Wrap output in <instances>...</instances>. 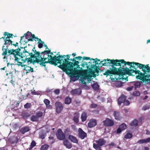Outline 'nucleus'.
I'll return each mask as SVG.
<instances>
[{"mask_svg":"<svg viewBox=\"0 0 150 150\" xmlns=\"http://www.w3.org/2000/svg\"><path fill=\"white\" fill-rule=\"evenodd\" d=\"M97 144L93 143V147L96 150H101L100 146L104 145L105 141L102 139H100L96 142Z\"/></svg>","mask_w":150,"mask_h":150,"instance_id":"nucleus-8","label":"nucleus"},{"mask_svg":"<svg viewBox=\"0 0 150 150\" xmlns=\"http://www.w3.org/2000/svg\"><path fill=\"white\" fill-rule=\"evenodd\" d=\"M134 87L133 86H130L127 88V90L128 91H131L132 90Z\"/></svg>","mask_w":150,"mask_h":150,"instance_id":"nucleus-49","label":"nucleus"},{"mask_svg":"<svg viewBox=\"0 0 150 150\" xmlns=\"http://www.w3.org/2000/svg\"><path fill=\"white\" fill-rule=\"evenodd\" d=\"M64 144L67 148L68 149H70L71 147V145L69 142L67 140H65L64 141Z\"/></svg>","mask_w":150,"mask_h":150,"instance_id":"nucleus-21","label":"nucleus"},{"mask_svg":"<svg viewBox=\"0 0 150 150\" xmlns=\"http://www.w3.org/2000/svg\"><path fill=\"white\" fill-rule=\"evenodd\" d=\"M133 73L135 74L134 70H129L126 67L125 68L120 67L119 69H117L113 66L110 68V70H107L105 72L106 75H108L110 74H121L123 75L127 74L129 75L134 76L135 75L133 74Z\"/></svg>","mask_w":150,"mask_h":150,"instance_id":"nucleus-4","label":"nucleus"},{"mask_svg":"<svg viewBox=\"0 0 150 150\" xmlns=\"http://www.w3.org/2000/svg\"><path fill=\"white\" fill-rule=\"evenodd\" d=\"M45 134L40 135V137L42 139H44L45 137Z\"/></svg>","mask_w":150,"mask_h":150,"instance_id":"nucleus-47","label":"nucleus"},{"mask_svg":"<svg viewBox=\"0 0 150 150\" xmlns=\"http://www.w3.org/2000/svg\"><path fill=\"white\" fill-rule=\"evenodd\" d=\"M4 36L7 35L8 37L10 38L11 37L12 38V36L13 35L11 34H9L8 32H5L4 34Z\"/></svg>","mask_w":150,"mask_h":150,"instance_id":"nucleus-36","label":"nucleus"},{"mask_svg":"<svg viewBox=\"0 0 150 150\" xmlns=\"http://www.w3.org/2000/svg\"><path fill=\"white\" fill-rule=\"evenodd\" d=\"M146 134L147 135H149L150 134V131L147 130H146Z\"/></svg>","mask_w":150,"mask_h":150,"instance_id":"nucleus-55","label":"nucleus"},{"mask_svg":"<svg viewBox=\"0 0 150 150\" xmlns=\"http://www.w3.org/2000/svg\"><path fill=\"white\" fill-rule=\"evenodd\" d=\"M122 64H124V65H122L123 67L127 64L129 66V68H128L129 70H134L135 74L133 73V74L135 75L138 74L137 76L138 79L143 81H150V67L149 66V64L146 65L138 63L126 62L124 60L121 62V65Z\"/></svg>","mask_w":150,"mask_h":150,"instance_id":"nucleus-2","label":"nucleus"},{"mask_svg":"<svg viewBox=\"0 0 150 150\" xmlns=\"http://www.w3.org/2000/svg\"><path fill=\"white\" fill-rule=\"evenodd\" d=\"M96 120H91L88 124V127H92L96 126Z\"/></svg>","mask_w":150,"mask_h":150,"instance_id":"nucleus-17","label":"nucleus"},{"mask_svg":"<svg viewBox=\"0 0 150 150\" xmlns=\"http://www.w3.org/2000/svg\"><path fill=\"white\" fill-rule=\"evenodd\" d=\"M55 105L57 112V113H59L63 108L62 103L60 102H57L55 103Z\"/></svg>","mask_w":150,"mask_h":150,"instance_id":"nucleus-11","label":"nucleus"},{"mask_svg":"<svg viewBox=\"0 0 150 150\" xmlns=\"http://www.w3.org/2000/svg\"><path fill=\"white\" fill-rule=\"evenodd\" d=\"M5 43H4V45H6L7 44H9L12 45V42L11 41H7L4 40Z\"/></svg>","mask_w":150,"mask_h":150,"instance_id":"nucleus-41","label":"nucleus"},{"mask_svg":"<svg viewBox=\"0 0 150 150\" xmlns=\"http://www.w3.org/2000/svg\"><path fill=\"white\" fill-rule=\"evenodd\" d=\"M28 41H33V40L32 39H31V38H29V39H28Z\"/></svg>","mask_w":150,"mask_h":150,"instance_id":"nucleus-62","label":"nucleus"},{"mask_svg":"<svg viewBox=\"0 0 150 150\" xmlns=\"http://www.w3.org/2000/svg\"><path fill=\"white\" fill-rule=\"evenodd\" d=\"M145 139H141L139 140L138 141L137 143L139 144H142L145 143Z\"/></svg>","mask_w":150,"mask_h":150,"instance_id":"nucleus-42","label":"nucleus"},{"mask_svg":"<svg viewBox=\"0 0 150 150\" xmlns=\"http://www.w3.org/2000/svg\"><path fill=\"white\" fill-rule=\"evenodd\" d=\"M93 88L95 90H97L98 88V85L97 83H94L92 85Z\"/></svg>","mask_w":150,"mask_h":150,"instance_id":"nucleus-27","label":"nucleus"},{"mask_svg":"<svg viewBox=\"0 0 150 150\" xmlns=\"http://www.w3.org/2000/svg\"><path fill=\"white\" fill-rule=\"evenodd\" d=\"M60 57L62 58V59H60L59 63L55 62L52 63V64H60V68L67 74L69 75L71 78L76 77L78 78L81 76L80 80L82 83L86 85V83H88L90 82L92 78L91 76L87 75L84 71L82 70L81 68L80 70H78L76 68H73L74 66V64L69 61L70 59V55H67V59H64V60H63V58L65 57V55L63 56L59 55L57 57Z\"/></svg>","mask_w":150,"mask_h":150,"instance_id":"nucleus-1","label":"nucleus"},{"mask_svg":"<svg viewBox=\"0 0 150 150\" xmlns=\"http://www.w3.org/2000/svg\"><path fill=\"white\" fill-rule=\"evenodd\" d=\"M126 97L124 95H122L119 98L118 100L119 105H120L122 103H123L126 100Z\"/></svg>","mask_w":150,"mask_h":150,"instance_id":"nucleus-19","label":"nucleus"},{"mask_svg":"<svg viewBox=\"0 0 150 150\" xmlns=\"http://www.w3.org/2000/svg\"><path fill=\"white\" fill-rule=\"evenodd\" d=\"M76 59H75V57L73 59H69V60L74 62H75V61H76Z\"/></svg>","mask_w":150,"mask_h":150,"instance_id":"nucleus-56","label":"nucleus"},{"mask_svg":"<svg viewBox=\"0 0 150 150\" xmlns=\"http://www.w3.org/2000/svg\"><path fill=\"white\" fill-rule=\"evenodd\" d=\"M149 148L147 147H146L145 148V150H149Z\"/></svg>","mask_w":150,"mask_h":150,"instance_id":"nucleus-63","label":"nucleus"},{"mask_svg":"<svg viewBox=\"0 0 150 150\" xmlns=\"http://www.w3.org/2000/svg\"><path fill=\"white\" fill-rule=\"evenodd\" d=\"M10 82H11V83H12L13 85L14 86L15 85L14 84V81L12 80H11V81H10Z\"/></svg>","mask_w":150,"mask_h":150,"instance_id":"nucleus-57","label":"nucleus"},{"mask_svg":"<svg viewBox=\"0 0 150 150\" xmlns=\"http://www.w3.org/2000/svg\"><path fill=\"white\" fill-rule=\"evenodd\" d=\"M56 135L57 139L59 140H63L65 138V135L61 129L58 130Z\"/></svg>","mask_w":150,"mask_h":150,"instance_id":"nucleus-10","label":"nucleus"},{"mask_svg":"<svg viewBox=\"0 0 150 150\" xmlns=\"http://www.w3.org/2000/svg\"><path fill=\"white\" fill-rule=\"evenodd\" d=\"M50 50H45L42 52V53L43 55V57L40 55V53L35 50H33V52L31 53V56L32 58H34L35 60L38 62L42 66H45V63L48 62L52 63L55 62H59L60 59H62L60 57H56L54 56V57L51 56L53 54V53L50 52Z\"/></svg>","mask_w":150,"mask_h":150,"instance_id":"nucleus-3","label":"nucleus"},{"mask_svg":"<svg viewBox=\"0 0 150 150\" xmlns=\"http://www.w3.org/2000/svg\"><path fill=\"white\" fill-rule=\"evenodd\" d=\"M31 105L30 103H27L24 105V106L25 108H28L30 107Z\"/></svg>","mask_w":150,"mask_h":150,"instance_id":"nucleus-40","label":"nucleus"},{"mask_svg":"<svg viewBox=\"0 0 150 150\" xmlns=\"http://www.w3.org/2000/svg\"><path fill=\"white\" fill-rule=\"evenodd\" d=\"M79 136L81 139H83L86 136V134L82 129L80 128L79 129Z\"/></svg>","mask_w":150,"mask_h":150,"instance_id":"nucleus-13","label":"nucleus"},{"mask_svg":"<svg viewBox=\"0 0 150 150\" xmlns=\"http://www.w3.org/2000/svg\"><path fill=\"white\" fill-rule=\"evenodd\" d=\"M31 120L33 121H36L38 120V118L36 115H33L31 117Z\"/></svg>","mask_w":150,"mask_h":150,"instance_id":"nucleus-30","label":"nucleus"},{"mask_svg":"<svg viewBox=\"0 0 150 150\" xmlns=\"http://www.w3.org/2000/svg\"><path fill=\"white\" fill-rule=\"evenodd\" d=\"M29 130L28 127H26L22 128L20 130V131L23 134L29 131Z\"/></svg>","mask_w":150,"mask_h":150,"instance_id":"nucleus-24","label":"nucleus"},{"mask_svg":"<svg viewBox=\"0 0 150 150\" xmlns=\"http://www.w3.org/2000/svg\"><path fill=\"white\" fill-rule=\"evenodd\" d=\"M72 55L74 56H75L76 55V53H73L72 54Z\"/></svg>","mask_w":150,"mask_h":150,"instance_id":"nucleus-64","label":"nucleus"},{"mask_svg":"<svg viewBox=\"0 0 150 150\" xmlns=\"http://www.w3.org/2000/svg\"><path fill=\"white\" fill-rule=\"evenodd\" d=\"M28 95L29 93H28L26 95H22V97L23 98V99H25L27 98Z\"/></svg>","mask_w":150,"mask_h":150,"instance_id":"nucleus-48","label":"nucleus"},{"mask_svg":"<svg viewBox=\"0 0 150 150\" xmlns=\"http://www.w3.org/2000/svg\"><path fill=\"white\" fill-rule=\"evenodd\" d=\"M43 115V113L40 111L36 113V116L38 118L42 116Z\"/></svg>","mask_w":150,"mask_h":150,"instance_id":"nucleus-35","label":"nucleus"},{"mask_svg":"<svg viewBox=\"0 0 150 150\" xmlns=\"http://www.w3.org/2000/svg\"><path fill=\"white\" fill-rule=\"evenodd\" d=\"M81 118L82 122L86 120L87 118V113L86 112H83L81 115Z\"/></svg>","mask_w":150,"mask_h":150,"instance_id":"nucleus-23","label":"nucleus"},{"mask_svg":"<svg viewBox=\"0 0 150 150\" xmlns=\"http://www.w3.org/2000/svg\"><path fill=\"white\" fill-rule=\"evenodd\" d=\"M54 92L56 94L58 95L59 93V89H56L54 91Z\"/></svg>","mask_w":150,"mask_h":150,"instance_id":"nucleus-50","label":"nucleus"},{"mask_svg":"<svg viewBox=\"0 0 150 150\" xmlns=\"http://www.w3.org/2000/svg\"><path fill=\"white\" fill-rule=\"evenodd\" d=\"M145 143L148 142L150 141V138H148L147 139H145Z\"/></svg>","mask_w":150,"mask_h":150,"instance_id":"nucleus-54","label":"nucleus"},{"mask_svg":"<svg viewBox=\"0 0 150 150\" xmlns=\"http://www.w3.org/2000/svg\"><path fill=\"white\" fill-rule=\"evenodd\" d=\"M71 103V99L69 97H67L65 100V103L66 104H69Z\"/></svg>","mask_w":150,"mask_h":150,"instance_id":"nucleus-25","label":"nucleus"},{"mask_svg":"<svg viewBox=\"0 0 150 150\" xmlns=\"http://www.w3.org/2000/svg\"><path fill=\"white\" fill-rule=\"evenodd\" d=\"M4 47H5L4 46H3L2 50L4 51H4L3 53L2 54L3 55H6L7 54V53L8 51H7V49H6V48H4Z\"/></svg>","mask_w":150,"mask_h":150,"instance_id":"nucleus-34","label":"nucleus"},{"mask_svg":"<svg viewBox=\"0 0 150 150\" xmlns=\"http://www.w3.org/2000/svg\"><path fill=\"white\" fill-rule=\"evenodd\" d=\"M149 108L148 106H145L143 107V109L144 110H146L148 109Z\"/></svg>","mask_w":150,"mask_h":150,"instance_id":"nucleus-52","label":"nucleus"},{"mask_svg":"<svg viewBox=\"0 0 150 150\" xmlns=\"http://www.w3.org/2000/svg\"><path fill=\"white\" fill-rule=\"evenodd\" d=\"M140 83H139L138 82L135 83L134 84V86L138 88L140 86Z\"/></svg>","mask_w":150,"mask_h":150,"instance_id":"nucleus-46","label":"nucleus"},{"mask_svg":"<svg viewBox=\"0 0 150 150\" xmlns=\"http://www.w3.org/2000/svg\"><path fill=\"white\" fill-rule=\"evenodd\" d=\"M74 62L75 63V64H76V65H78V64H79V62L78 61H76H76H75V62Z\"/></svg>","mask_w":150,"mask_h":150,"instance_id":"nucleus-60","label":"nucleus"},{"mask_svg":"<svg viewBox=\"0 0 150 150\" xmlns=\"http://www.w3.org/2000/svg\"><path fill=\"white\" fill-rule=\"evenodd\" d=\"M132 133H128L126 134L125 136V137L126 139H130L132 137Z\"/></svg>","mask_w":150,"mask_h":150,"instance_id":"nucleus-29","label":"nucleus"},{"mask_svg":"<svg viewBox=\"0 0 150 150\" xmlns=\"http://www.w3.org/2000/svg\"><path fill=\"white\" fill-rule=\"evenodd\" d=\"M124 61L123 59L120 60H110L105 59L103 61L100 62L104 66H108L110 65V64L112 63L114 65L116 66H120L121 61Z\"/></svg>","mask_w":150,"mask_h":150,"instance_id":"nucleus-5","label":"nucleus"},{"mask_svg":"<svg viewBox=\"0 0 150 150\" xmlns=\"http://www.w3.org/2000/svg\"><path fill=\"white\" fill-rule=\"evenodd\" d=\"M127 128V126L125 124L123 123L120 125L119 127L117 130V134L120 133L121 132Z\"/></svg>","mask_w":150,"mask_h":150,"instance_id":"nucleus-15","label":"nucleus"},{"mask_svg":"<svg viewBox=\"0 0 150 150\" xmlns=\"http://www.w3.org/2000/svg\"><path fill=\"white\" fill-rule=\"evenodd\" d=\"M49 138L50 139V142H51V143H53L54 142V141L53 140V137H49Z\"/></svg>","mask_w":150,"mask_h":150,"instance_id":"nucleus-44","label":"nucleus"},{"mask_svg":"<svg viewBox=\"0 0 150 150\" xmlns=\"http://www.w3.org/2000/svg\"><path fill=\"white\" fill-rule=\"evenodd\" d=\"M103 123L104 125L106 126H111L114 125V122L110 119L106 118L103 121Z\"/></svg>","mask_w":150,"mask_h":150,"instance_id":"nucleus-12","label":"nucleus"},{"mask_svg":"<svg viewBox=\"0 0 150 150\" xmlns=\"http://www.w3.org/2000/svg\"><path fill=\"white\" fill-rule=\"evenodd\" d=\"M123 103H124V105L126 106L129 105L130 104L129 101L127 100H125Z\"/></svg>","mask_w":150,"mask_h":150,"instance_id":"nucleus-39","label":"nucleus"},{"mask_svg":"<svg viewBox=\"0 0 150 150\" xmlns=\"http://www.w3.org/2000/svg\"><path fill=\"white\" fill-rule=\"evenodd\" d=\"M18 49L15 50L12 49L9 50L8 51V53L9 54H12L13 55L15 58V63L16 64L19 63L18 62V60H20V59L19 58H21V57L19 55V52H18Z\"/></svg>","mask_w":150,"mask_h":150,"instance_id":"nucleus-7","label":"nucleus"},{"mask_svg":"<svg viewBox=\"0 0 150 150\" xmlns=\"http://www.w3.org/2000/svg\"><path fill=\"white\" fill-rule=\"evenodd\" d=\"M130 125L132 126H136L138 125V122L136 120H134L132 121L130 123Z\"/></svg>","mask_w":150,"mask_h":150,"instance_id":"nucleus-26","label":"nucleus"},{"mask_svg":"<svg viewBox=\"0 0 150 150\" xmlns=\"http://www.w3.org/2000/svg\"><path fill=\"white\" fill-rule=\"evenodd\" d=\"M70 93L73 95L80 94L81 93V91L79 89H76L72 90Z\"/></svg>","mask_w":150,"mask_h":150,"instance_id":"nucleus-20","label":"nucleus"},{"mask_svg":"<svg viewBox=\"0 0 150 150\" xmlns=\"http://www.w3.org/2000/svg\"><path fill=\"white\" fill-rule=\"evenodd\" d=\"M90 59V57H83V60H88Z\"/></svg>","mask_w":150,"mask_h":150,"instance_id":"nucleus-53","label":"nucleus"},{"mask_svg":"<svg viewBox=\"0 0 150 150\" xmlns=\"http://www.w3.org/2000/svg\"><path fill=\"white\" fill-rule=\"evenodd\" d=\"M114 115L115 119H119L120 116V114L119 112L116 111L114 113Z\"/></svg>","mask_w":150,"mask_h":150,"instance_id":"nucleus-28","label":"nucleus"},{"mask_svg":"<svg viewBox=\"0 0 150 150\" xmlns=\"http://www.w3.org/2000/svg\"><path fill=\"white\" fill-rule=\"evenodd\" d=\"M30 36L33 38L37 39V38H38L37 37H36L34 34H32L30 32H28L26 34H25L23 36L21 37V40H22V38L24 37H25L26 39H28L29 37V36Z\"/></svg>","mask_w":150,"mask_h":150,"instance_id":"nucleus-14","label":"nucleus"},{"mask_svg":"<svg viewBox=\"0 0 150 150\" xmlns=\"http://www.w3.org/2000/svg\"><path fill=\"white\" fill-rule=\"evenodd\" d=\"M31 91H32V94H38V93H36L35 92H34V91L33 92L32 90H31Z\"/></svg>","mask_w":150,"mask_h":150,"instance_id":"nucleus-58","label":"nucleus"},{"mask_svg":"<svg viewBox=\"0 0 150 150\" xmlns=\"http://www.w3.org/2000/svg\"><path fill=\"white\" fill-rule=\"evenodd\" d=\"M44 102L45 104L46 105V106L47 108H49V107L50 105H48L50 103V101L47 99H45Z\"/></svg>","mask_w":150,"mask_h":150,"instance_id":"nucleus-31","label":"nucleus"},{"mask_svg":"<svg viewBox=\"0 0 150 150\" xmlns=\"http://www.w3.org/2000/svg\"><path fill=\"white\" fill-rule=\"evenodd\" d=\"M97 105L96 104L94 103H92L90 107L92 108H95L96 107Z\"/></svg>","mask_w":150,"mask_h":150,"instance_id":"nucleus-43","label":"nucleus"},{"mask_svg":"<svg viewBox=\"0 0 150 150\" xmlns=\"http://www.w3.org/2000/svg\"><path fill=\"white\" fill-rule=\"evenodd\" d=\"M68 137L69 139L72 142L76 144L78 143V140L75 137L73 136L72 135H69Z\"/></svg>","mask_w":150,"mask_h":150,"instance_id":"nucleus-18","label":"nucleus"},{"mask_svg":"<svg viewBox=\"0 0 150 150\" xmlns=\"http://www.w3.org/2000/svg\"><path fill=\"white\" fill-rule=\"evenodd\" d=\"M48 147V146L46 144L44 145L41 147L40 150H47Z\"/></svg>","mask_w":150,"mask_h":150,"instance_id":"nucleus-33","label":"nucleus"},{"mask_svg":"<svg viewBox=\"0 0 150 150\" xmlns=\"http://www.w3.org/2000/svg\"><path fill=\"white\" fill-rule=\"evenodd\" d=\"M31 53H29L26 51L23 52H19V55L21 58H19L20 60H18V62H25L26 61L28 60L30 58H32Z\"/></svg>","mask_w":150,"mask_h":150,"instance_id":"nucleus-6","label":"nucleus"},{"mask_svg":"<svg viewBox=\"0 0 150 150\" xmlns=\"http://www.w3.org/2000/svg\"><path fill=\"white\" fill-rule=\"evenodd\" d=\"M81 58L82 57L81 56H78L75 57V59H77V60H80Z\"/></svg>","mask_w":150,"mask_h":150,"instance_id":"nucleus-51","label":"nucleus"},{"mask_svg":"<svg viewBox=\"0 0 150 150\" xmlns=\"http://www.w3.org/2000/svg\"><path fill=\"white\" fill-rule=\"evenodd\" d=\"M134 96H138L140 95V92L138 91H135L133 93Z\"/></svg>","mask_w":150,"mask_h":150,"instance_id":"nucleus-38","label":"nucleus"},{"mask_svg":"<svg viewBox=\"0 0 150 150\" xmlns=\"http://www.w3.org/2000/svg\"><path fill=\"white\" fill-rule=\"evenodd\" d=\"M37 40L38 41V47L39 48H40L42 47L43 46L44 47H46L45 49H47V47L46 45L44 44L43 42L40 39H39L38 38H37Z\"/></svg>","mask_w":150,"mask_h":150,"instance_id":"nucleus-16","label":"nucleus"},{"mask_svg":"<svg viewBox=\"0 0 150 150\" xmlns=\"http://www.w3.org/2000/svg\"><path fill=\"white\" fill-rule=\"evenodd\" d=\"M5 36L4 37H2V38H1H1H3V39H4V40H7V41H11L10 39V38L8 37V36L6 37V38L5 39Z\"/></svg>","mask_w":150,"mask_h":150,"instance_id":"nucleus-45","label":"nucleus"},{"mask_svg":"<svg viewBox=\"0 0 150 150\" xmlns=\"http://www.w3.org/2000/svg\"><path fill=\"white\" fill-rule=\"evenodd\" d=\"M79 115L78 113H75L74 115L73 120L74 122L76 123H77L79 122Z\"/></svg>","mask_w":150,"mask_h":150,"instance_id":"nucleus-22","label":"nucleus"},{"mask_svg":"<svg viewBox=\"0 0 150 150\" xmlns=\"http://www.w3.org/2000/svg\"><path fill=\"white\" fill-rule=\"evenodd\" d=\"M18 62L19 63L16 64V65L19 66H21L22 67H23L24 70H25L27 71V73L33 72V69L29 66L23 64L24 62Z\"/></svg>","mask_w":150,"mask_h":150,"instance_id":"nucleus-9","label":"nucleus"},{"mask_svg":"<svg viewBox=\"0 0 150 150\" xmlns=\"http://www.w3.org/2000/svg\"><path fill=\"white\" fill-rule=\"evenodd\" d=\"M109 145L110 146H115V144L113 143H112L110 144H109Z\"/></svg>","mask_w":150,"mask_h":150,"instance_id":"nucleus-59","label":"nucleus"},{"mask_svg":"<svg viewBox=\"0 0 150 150\" xmlns=\"http://www.w3.org/2000/svg\"><path fill=\"white\" fill-rule=\"evenodd\" d=\"M81 66L83 68L86 67L88 69V65L85 62H83L81 64Z\"/></svg>","mask_w":150,"mask_h":150,"instance_id":"nucleus-32","label":"nucleus"},{"mask_svg":"<svg viewBox=\"0 0 150 150\" xmlns=\"http://www.w3.org/2000/svg\"><path fill=\"white\" fill-rule=\"evenodd\" d=\"M18 43L16 42V44H12V45H13L14 46H18Z\"/></svg>","mask_w":150,"mask_h":150,"instance_id":"nucleus-61","label":"nucleus"},{"mask_svg":"<svg viewBox=\"0 0 150 150\" xmlns=\"http://www.w3.org/2000/svg\"><path fill=\"white\" fill-rule=\"evenodd\" d=\"M35 142L34 141H33L31 143L30 149H32L34 146H35Z\"/></svg>","mask_w":150,"mask_h":150,"instance_id":"nucleus-37","label":"nucleus"}]
</instances>
